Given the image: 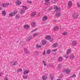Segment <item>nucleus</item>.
Here are the masks:
<instances>
[{
	"mask_svg": "<svg viewBox=\"0 0 80 80\" xmlns=\"http://www.w3.org/2000/svg\"><path fill=\"white\" fill-rule=\"evenodd\" d=\"M57 80H61V79H57Z\"/></svg>",
	"mask_w": 80,
	"mask_h": 80,
	"instance_id": "4d7b16f0",
	"label": "nucleus"
},
{
	"mask_svg": "<svg viewBox=\"0 0 80 80\" xmlns=\"http://www.w3.org/2000/svg\"><path fill=\"white\" fill-rule=\"evenodd\" d=\"M22 7H23V8H24L25 10H27L28 9V8L27 6H21Z\"/></svg>",
	"mask_w": 80,
	"mask_h": 80,
	"instance_id": "7c9ffc66",
	"label": "nucleus"
},
{
	"mask_svg": "<svg viewBox=\"0 0 80 80\" xmlns=\"http://www.w3.org/2000/svg\"><path fill=\"white\" fill-rule=\"evenodd\" d=\"M21 71H22V69L20 68L17 71V72L19 73V72H20Z\"/></svg>",
	"mask_w": 80,
	"mask_h": 80,
	"instance_id": "473e14b6",
	"label": "nucleus"
},
{
	"mask_svg": "<svg viewBox=\"0 0 80 80\" xmlns=\"http://www.w3.org/2000/svg\"><path fill=\"white\" fill-rule=\"evenodd\" d=\"M58 28H59L58 27L55 26L54 27L53 30H55V31H57V30H58Z\"/></svg>",
	"mask_w": 80,
	"mask_h": 80,
	"instance_id": "f3484780",
	"label": "nucleus"
},
{
	"mask_svg": "<svg viewBox=\"0 0 80 80\" xmlns=\"http://www.w3.org/2000/svg\"><path fill=\"white\" fill-rule=\"evenodd\" d=\"M72 6V1H70L68 4V6L69 7H71Z\"/></svg>",
	"mask_w": 80,
	"mask_h": 80,
	"instance_id": "1a4fd4ad",
	"label": "nucleus"
},
{
	"mask_svg": "<svg viewBox=\"0 0 80 80\" xmlns=\"http://www.w3.org/2000/svg\"><path fill=\"white\" fill-rule=\"evenodd\" d=\"M68 80H70V79H68Z\"/></svg>",
	"mask_w": 80,
	"mask_h": 80,
	"instance_id": "bf43d9fd",
	"label": "nucleus"
},
{
	"mask_svg": "<svg viewBox=\"0 0 80 80\" xmlns=\"http://www.w3.org/2000/svg\"><path fill=\"white\" fill-rule=\"evenodd\" d=\"M17 12H14L13 13L11 12V13L9 14V17H13V16H14L15 14H17Z\"/></svg>",
	"mask_w": 80,
	"mask_h": 80,
	"instance_id": "20e7f679",
	"label": "nucleus"
},
{
	"mask_svg": "<svg viewBox=\"0 0 80 80\" xmlns=\"http://www.w3.org/2000/svg\"><path fill=\"white\" fill-rule=\"evenodd\" d=\"M64 57H65V58H68V57L67 56V55H65Z\"/></svg>",
	"mask_w": 80,
	"mask_h": 80,
	"instance_id": "8fccbe9b",
	"label": "nucleus"
},
{
	"mask_svg": "<svg viewBox=\"0 0 80 80\" xmlns=\"http://www.w3.org/2000/svg\"><path fill=\"white\" fill-rule=\"evenodd\" d=\"M24 52L26 53L27 54V55H28V54H30V52L27 51V48H24Z\"/></svg>",
	"mask_w": 80,
	"mask_h": 80,
	"instance_id": "dca6fc26",
	"label": "nucleus"
},
{
	"mask_svg": "<svg viewBox=\"0 0 80 80\" xmlns=\"http://www.w3.org/2000/svg\"><path fill=\"white\" fill-rule=\"evenodd\" d=\"M47 20V16H45L43 17L42 20L43 21H46Z\"/></svg>",
	"mask_w": 80,
	"mask_h": 80,
	"instance_id": "6ab92c4d",
	"label": "nucleus"
},
{
	"mask_svg": "<svg viewBox=\"0 0 80 80\" xmlns=\"http://www.w3.org/2000/svg\"><path fill=\"white\" fill-rule=\"evenodd\" d=\"M77 44V41H73L72 43V45L73 46H75Z\"/></svg>",
	"mask_w": 80,
	"mask_h": 80,
	"instance_id": "aec40b11",
	"label": "nucleus"
},
{
	"mask_svg": "<svg viewBox=\"0 0 80 80\" xmlns=\"http://www.w3.org/2000/svg\"><path fill=\"white\" fill-rule=\"evenodd\" d=\"M20 18V15H19L17 14V15H16L15 18L18 19V18Z\"/></svg>",
	"mask_w": 80,
	"mask_h": 80,
	"instance_id": "2f4dec72",
	"label": "nucleus"
},
{
	"mask_svg": "<svg viewBox=\"0 0 80 80\" xmlns=\"http://www.w3.org/2000/svg\"><path fill=\"white\" fill-rule=\"evenodd\" d=\"M50 77H51V80H53V77L52 76V75H50Z\"/></svg>",
	"mask_w": 80,
	"mask_h": 80,
	"instance_id": "58836bf2",
	"label": "nucleus"
},
{
	"mask_svg": "<svg viewBox=\"0 0 80 80\" xmlns=\"http://www.w3.org/2000/svg\"><path fill=\"white\" fill-rule=\"evenodd\" d=\"M38 29V28H36V29H35L33 30L32 31V32H35L36 31H37V29Z\"/></svg>",
	"mask_w": 80,
	"mask_h": 80,
	"instance_id": "37998d69",
	"label": "nucleus"
},
{
	"mask_svg": "<svg viewBox=\"0 0 80 80\" xmlns=\"http://www.w3.org/2000/svg\"><path fill=\"white\" fill-rule=\"evenodd\" d=\"M57 45H58V44L57 43H56L53 44V45H52V47L54 48H55L57 47Z\"/></svg>",
	"mask_w": 80,
	"mask_h": 80,
	"instance_id": "bb28decb",
	"label": "nucleus"
},
{
	"mask_svg": "<svg viewBox=\"0 0 80 80\" xmlns=\"http://www.w3.org/2000/svg\"><path fill=\"white\" fill-rule=\"evenodd\" d=\"M74 57H75V56L73 54H71L69 56L70 59H73Z\"/></svg>",
	"mask_w": 80,
	"mask_h": 80,
	"instance_id": "412c9836",
	"label": "nucleus"
},
{
	"mask_svg": "<svg viewBox=\"0 0 80 80\" xmlns=\"http://www.w3.org/2000/svg\"><path fill=\"white\" fill-rule=\"evenodd\" d=\"M42 78L43 80H46L47 79V76L46 75H44L42 77Z\"/></svg>",
	"mask_w": 80,
	"mask_h": 80,
	"instance_id": "2eb2a0df",
	"label": "nucleus"
},
{
	"mask_svg": "<svg viewBox=\"0 0 80 80\" xmlns=\"http://www.w3.org/2000/svg\"><path fill=\"white\" fill-rule=\"evenodd\" d=\"M58 66L60 67V65H59Z\"/></svg>",
	"mask_w": 80,
	"mask_h": 80,
	"instance_id": "13d9d810",
	"label": "nucleus"
},
{
	"mask_svg": "<svg viewBox=\"0 0 80 80\" xmlns=\"http://www.w3.org/2000/svg\"><path fill=\"white\" fill-rule=\"evenodd\" d=\"M2 10V8H0V10Z\"/></svg>",
	"mask_w": 80,
	"mask_h": 80,
	"instance_id": "5fc2aeb1",
	"label": "nucleus"
},
{
	"mask_svg": "<svg viewBox=\"0 0 80 80\" xmlns=\"http://www.w3.org/2000/svg\"><path fill=\"white\" fill-rule=\"evenodd\" d=\"M71 77H72L73 78H75L76 77V75L74 74L72 75L71 77H70L69 78H71Z\"/></svg>",
	"mask_w": 80,
	"mask_h": 80,
	"instance_id": "72a5a7b5",
	"label": "nucleus"
},
{
	"mask_svg": "<svg viewBox=\"0 0 80 80\" xmlns=\"http://www.w3.org/2000/svg\"><path fill=\"white\" fill-rule=\"evenodd\" d=\"M68 52L67 54H68L69 53H70L71 52V50H70V49H69L68 50Z\"/></svg>",
	"mask_w": 80,
	"mask_h": 80,
	"instance_id": "c9c22d12",
	"label": "nucleus"
},
{
	"mask_svg": "<svg viewBox=\"0 0 80 80\" xmlns=\"http://www.w3.org/2000/svg\"><path fill=\"white\" fill-rule=\"evenodd\" d=\"M15 3L17 5H20L22 2L18 0H17V2H15Z\"/></svg>",
	"mask_w": 80,
	"mask_h": 80,
	"instance_id": "9b49d317",
	"label": "nucleus"
},
{
	"mask_svg": "<svg viewBox=\"0 0 80 80\" xmlns=\"http://www.w3.org/2000/svg\"><path fill=\"white\" fill-rule=\"evenodd\" d=\"M51 52V50L48 49L46 51V53L47 54H50Z\"/></svg>",
	"mask_w": 80,
	"mask_h": 80,
	"instance_id": "a878e982",
	"label": "nucleus"
},
{
	"mask_svg": "<svg viewBox=\"0 0 80 80\" xmlns=\"http://www.w3.org/2000/svg\"><path fill=\"white\" fill-rule=\"evenodd\" d=\"M10 63L11 64V65H12V66H15L16 65H17L18 64V62L17 61H15L14 62H13V64H12V62H11Z\"/></svg>",
	"mask_w": 80,
	"mask_h": 80,
	"instance_id": "39448f33",
	"label": "nucleus"
},
{
	"mask_svg": "<svg viewBox=\"0 0 80 80\" xmlns=\"http://www.w3.org/2000/svg\"><path fill=\"white\" fill-rule=\"evenodd\" d=\"M78 15L76 13H74L72 15V18H75V19L77 18H78Z\"/></svg>",
	"mask_w": 80,
	"mask_h": 80,
	"instance_id": "7ed1b4c3",
	"label": "nucleus"
},
{
	"mask_svg": "<svg viewBox=\"0 0 80 80\" xmlns=\"http://www.w3.org/2000/svg\"><path fill=\"white\" fill-rule=\"evenodd\" d=\"M30 72L29 71V70H25V71H24L23 74L24 75H26L27 74V73H28Z\"/></svg>",
	"mask_w": 80,
	"mask_h": 80,
	"instance_id": "4468645a",
	"label": "nucleus"
},
{
	"mask_svg": "<svg viewBox=\"0 0 80 80\" xmlns=\"http://www.w3.org/2000/svg\"><path fill=\"white\" fill-rule=\"evenodd\" d=\"M23 27L24 28H26L27 30H28L30 28V27L28 25H25L23 26Z\"/></svg>",
	"mask_w": 80,
	"mask_h": 80,
	"instance_id": "ddd939ff",
	"label": "nucleus"
},
{
	"mask_svg": "<svg viewBox=\"0 0 80 80\" xmlns=\"http://www.w3.org/2000/svg\"><path fill=\"white\" fill-rule=\"evenodd\" d=\"M61 16V13L57 11V13L55 14V16L56 18H59Z\"/></svg>",
	"mask_w": 80,
	"mask_h": 80,
	"instance_id": "f03ea898",
	"label": "nucleus"
},
{
	"mask_svg": "<svg viewBox=\"0 0 80 80\" xmlns=\"http://www.w3.org/2000/svg\"><path fill=\"white\" fill-rule=\"evenodd\" d=\"M32 38V36H29L28 38L26 39V41L27 42H28V41H30Z\"/></svg>",
	"mask_w": 80,
	"mask_h": 80,
	"instance_id": "423d86ee",
	"label": "nucleus"
},
{
	"mask_svg": "<svg viewBox=\"0 0 80 80\" xmlns=\"http://www.w3.org/2000/svg\"><path fill=\"white\" fill-rule=\"evenodd\" d=\"M41 47V46L40 45V46H38V48H40Z\"/></svg>",
	"mask_w": 80,
	"mask_h": 80,
	"instance_id": "603ef678",
	"label": "nucleus"
},
{
	"mask_svg": "<svg viewBox=\"0 0 80 80\" xmlns=\"http://www.w3.org/2000/svg\"><path fill=\"white\" fill-rule=\"evenodd\" d=\"M42 63H43L44 66H47L46 62L45 61H43Z\"/></svg>",
	"mask_w": 80,
	"mask_h": 80,
	"instance_id": "c756f323",
	"label": "nucleus"
},
{
	"mask_svg": "<svg viewBox=\"0 0 80 80\" xmlns=\"http://www.w3.org/2000/svg\"><path fill=\"white\" fill-rule=\"evenodd\" d=\"M56 10H57V12H60V10H61V8H58V7H57L56 8L55 11H56Z\"/></svg>",
	"mask_w": 80,
	"mask_h": 80,
	"instance_id": "4be33fe9",
	"label": "nucleus"
},
{
	"mask_svg": "<svg viewBox=\"0 0 80 80\" xmlns=\"http://www.w3.org/2000/svg\"><path fill=\"white\" fill-rule=\"evenodd\" d=\"M0 38H1V37H0Z\"/></svg>",
	"mask_w": 80,
	"mask_h": 80,
	"instance_id": "052dcab7",
	"label": "nucleus"
},
{
	"mask_svg": "<svg viewBox=\"0 0 80 80\" xmlns=\"http://www.w3.org/2000/svg\"><path fill=\"white\" fill-rule=\"evenodd\" d=\"M27 3H32V2L31 1H27Z\"/></svg>",
	"mask_w": 80,
	"mask_h": 80,
	"instance_id": "ea45409f",
	"label": "nucleus"
},
{
	"mask_svg": "<svg viewBox=\"0 0 80 80\" xmlns=\"http://www.w3.org/2000/svg\"><path fill=\"white\" fill-rule=\"evenodd\" d=\"M31 26L32 27H35L36 26L35 22H32L31 23Z\"/></svg>",
	"mask_w": 80,
	"mask_h": 80,
	"instance_id": "a211bd4d",
	"label": "nucleus"
},
{
	"mask_svg": "<svg viewBox=\"0 0 80 80\" xmlns=\"http://www.w3.org/2000/svg\"><path fill=\"white\" fill-rule=\"evenodd\" d=\"M22 77L24 79H27V78H28V76L27 75L26 76L23 75Z\"/></svg>",
	"mask_w": 80,
	"mask_h": 80,
	"instance_id": "cd10ccee",
	"label": "nucleus"
},
{
	"mask_svg": "<svg viewBox=\"0 0 80 80\" xmlns=\"http://www.w3.org/2000/svg\"><path fill=\"white\" fill-rule=\"evenodd\" d=\"M54 21L55 22H57V20H54Z\"/></svg>",
	"mask_w": 80,
	"mask_h": 80,
	"instance_id": "864d4df0",
	"label": "nucleus"
},
{
	"mask_svg": "<svg viewBox=\"0 0 80 80\" xmlns=\"http://www.w3.org/2000/svg\"><path fill=\"white\" fill-rule=\"evenodd\" d=\"M57 6H56V5L54 6V9H55V8L56 9V8H57Z\"/></svg>",
	"mask_w": 80,
	"mask_h": 80,
	"instance_id": "49530a36",
	"label": "nucleus"
},
{
	"mask_svg": "<svg viewBox=\"0 0 80 80\" xmlns=\"http://www.w3.org/2000/svg\"><path fill=\"white\" fill-rule=\"evenodd\" d=\"M54 2H53V3H55L56 2H57V0H54Z\"/></svg>",
	"mask_w": 80,
	"mask_h": 80,
	"instance_id": "3c124183",
	"label": "nucleus"
},
{
	"mask_svg": "<svg viewBox=\"0 0 80 80\" xmlns=\"http://www.w3.org/2000/svg\"><path fill=\"white\" fill-rule=\"evenodd\" d=\"M34 54L35 55H38V52L37 51H35V52H34Z\"/></svg>",
	"mask_w": 80,
	"mask_h": 80,
	"instance_id": "4c0bfd02",
	"label": "nucleus"
},
{
	"mask_svg": "<svg viewBox=\"0 0 80 80\" xmlns=\"http://www.w3.org/2000/svg\"><path fill=\"white\" fill-rule=\"evenodd\" d=\"M46 39L48 40H49L51 42H52L53 41L52 38L50 35L47 36L46 37Z\"/></svg>",
	"mask_w": 80,
	"mask_h": 80,
	"instance_id": "f257e3e1",
	"label": "nucleus"
},
{
	"mask_svg": "<svg viewBox=\"0 0 80 80\" xmlns=\"http://www.w3.org/2000/svg\"><path fill=\"white\" fill-rule=\"evenodd\" d=\"M77 5L78 7H80V4H79L78 2H77Z\"/></svg>",
	"mask_w": 80,
	"mask_h": 80,
	"instance_id": "79ce46f5",
	"label": "nucleus"
},
{
	"mask_svg": "<svg viewBox=\"0 0 80 80\" xmlns=\"http://www.w3.org/2000/svg\"><path fill=\"white\" fill-rule=\"evenodd\" d=\"M50 0H44V1L45 2H46V3H48V4H50V2H49V1H50Z\"/></svg>",
	"mask_w": 80,
	"mask_h": 80,
	"instance_id": "c85d7f7f",
	"label": "nucleus"
},
{
	"mask_svg": "<svg viewBox=\"0 0 80 80\" xmlns=\"http://www.w3.org/2000/svg\"><path fill=\"white\" fill-rule=\"evenodd\" d=\"M4 80H8V78H7V77H5L4 78Z\"/></svg>",
	"mask_w": 80,
	"mask_h": 80,
	"instance_id": "a18cd8bd",
	"label": "nucleus"
},
{
	"mask_svg": "<svg viewBox=\"0 0 80 80\" xmlns=\"http://www.w3.org/2000/svg\"><path fill=\"white\" fill-rule=\"evenodd\" d=\"M38 44H37L36 45V47L37 48H38Z\"/></svg>",
	"mask_w": 80,
	"mask_h": 80,
	"instance_id": "09e8293b",
	"label": "nucleus"
},
{
	"mask_svg": "<svg viewBox=\"0 0 80 80\" xmlns=\"http://www.w3.org/2000/svg\"><path fill=\"white\" fill-rule=\"evenodd\" d=\"M67 32H64L63 33V35H67Z\"/></svg>",
	"mask_w": 80,
	"mask_h": 80,
	"instance_id": "a19ab883",
	"label": "nucleus"
},
{
	"mask_svg": "<svg viewBox=\"0 0 80 80\" xmlns=\"http://www.w3.org/2000/svg\"><path fill=\"white\" fill-rule=\"evenodd\" d=\"M2 14L4 16H5V15H6V14H7V12H6V11H2Z\"/></svg>",
	"mask_w": 80,
	"mask_h": 80,
	"instance_id": "b1692460",
	"label": "nucleus"
},
{
	"mask_svg": "<svg viewBox=\"0 0 80 80\" xmlns=\"http://www.w3.org/2000/svg\"><path fill=\"white\" fill-rule=\"evenodd\" d=\"M25 10H24V8H22L21 9V11L20 12V14H23L24 13H25Z\"/></svg>",
	"mask_w": 80,
	"mask_h": 80,
	"instance_id": "6e6552de",
	"label": "nucleus"
},
{
	"mask_svg": "<svg viewBox=\"0 0 80 80\" xmlns=\"http://www.w3.org/2000/svg\"><path fill=\"white\" fill-rule=\"evenodd\" d=\"M45 53H46V51H44L43 52V55H45Z\"/></svg>",
	"mask_w": 80,
	"mask_h": 80,
	"instance_id": "de8ad7c7",
	"label": "nucleus"
},
{
	"mask_svg": "<svg viewBox=\"0 0 80 80\" xmlns=\"http://www.w3.org/2000/svg\"><path fill=\"white\" fill-rule=\"evenodd\" d=\"M57 50V49H53L52 50V52H56Z\"/></svg>",
	"mask_w": 80,
	"mask_h": 80,
	"instance_id": "c03bdc74",
	"label": "nucleus"
},
{
	"mask_svg": "<svg viewBox=\"0 0 80 80\" xmlns=\"http://www.w3.org/2000/svg\"><path fill=\"white\" fill-rule=\"evenodd\" d=\"M38 32H36L35 33H34L33 34V37H36V36H37V35H38Z\"/></svg>",
	"mask_w": 80,
	"mask_h": 80,
	"instance_id": "393cba45",
	"label": "nucleus"
},
{
	"mask_svg": "<svg viewBox=\"0 0 80 80\" xmlns=\"http://www.w3.org/2000/svg\"><path fill=\"white\" fill-rule=\"evenodd\" d=\"M46 43H47V41H46V40L45 39L42 40V45H46Z\"/></svg>",
	"mask_w": 80,
	"mask_h": 80,
	"instance_id": "0eeeda50",
	"label": "nucleus"
},
{
	"mask_svg": "<svg viewBox=\"0 0 80 80\" xmlns=\"http://www.w3.org/2000/svg\"><path fill=\"white\" fill-rule=\"evenodd\" d=\"M63 59V58L62 57H59L58 60L59 62H61V61H62Z\"/></svg>",
	"mask_w": 80,
	"mask_h": 80,
	"instance_id": "5701e85b",
	"label": "nucleus"
},
{
	"mask_svg": "<svg viewBox=\"0 0 80 80\" xmlns=\"http://www.w3.org/2000/svg\"><path fill=\"white\" fill-rule=\"evenodd\" d=\"M1 74L0 73V77H1Z\"/></svg>",
	"mask_w": 80,
	"mask_h": 80,
	"instance_id": "6e6d98bb",
	"label": "nucleus"
},
{
	"mask_svg": "<svg viewBox=\"0 0 80 80\" xmlns=\"http://www.w3.org/2000/svg\"><path fill=\"white\" fill-rule=\"evenodd\" d=\"M39 0L41 1V0Z\"/></svg>",
	"mask_w": 80,
	"mask_h": 80,
	"instance_id": "680f3d73",
	"label": "nucleus"
},
{
	"mask_svg": "<svg viewBox=\"0 0 80 80\" xmlns=\"http://www.w3.org/2000/svg\"><path fill=\"white\" fill-rule=\"evenodd\" d=\"M23 42L21 41L20 42V43L21 44V45H22V46H24V45H25V43H24Z\"/></svg>",
	"mask_w": 80,
	"mask_h": 80,
	"instance_id": "f704fd0d",
	"label": "nucleus"
},
{
	"mask_svg": "<svg viewBox=\"0 0 80 80\" xmlns=\"http://www.w3.org/2000/svg\"><path fill=\"white\" fill-rule=\"evenodd\" d=\"M37 14V12H32L31 14V17H33L35 16V15H36Z\"/></svg>",
	"mask_w": 80,
	"mask_h": 80,
	"instance_id": "9d476101",
	"label": "nucleus"
},
{
	"mask_svg": "<svg viewBox=\"0 0 80 80\" xmlns=\"http://www.w3.org/2000/svg\"><path fill=\"white\" fill-rule=\"evenodd\" d=\"M9 4H10L9 3H6V4H2V7H7L8 6V5H9Z\"/></svg>",
	"mask_w": 80,
	"mask_h": 80,
	"instance_id": "f8f14e48",
	"label": "nucleus"
},
{
	"mask_svg": "<svg viewBox=\"0 0 80 80\" xmlns=\"http://www.w3.org/2000/svg\"><path fill=\"white\" fill-rule=\"evenodd\" d=\"M65 71L66 73H68V72H70V71L67 70V69H65Z\"/></svg>",
	"mask_w": 80,
	"mask_h": 80,
	"instance_id": "e433bc0d",
	"label": "nucleus"
}]
</instances>
